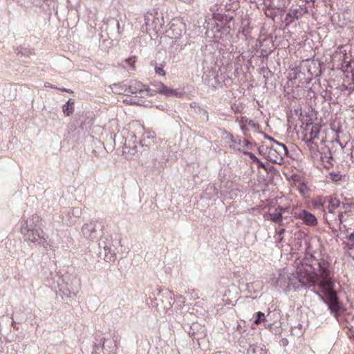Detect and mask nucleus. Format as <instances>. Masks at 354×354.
<instances>
[{
  "label": "nucleus",
  "instance_id": "1",
  "mask_svg": "<svg viewBox=\"0 0 354 354\" xmlns=\"http://www.w3.org/2000/svg\"><path fill=\"white\" fill-rule=\"evenodd\" d=\"M295 272L288 276V286H292L295 289L313 288L328 306L330 312L337 315L341 306L335 290L334 274L328 265L319 262L317 268H314L306 261L295 262Z\"/></svg>",
  "mask_w": 354,
  "mask_h": 354
},
{
  "label": "nucleus",
  "instance_id": "2",
  "mask_svg": "<svg viewBox=\"0 0 354 354\" xmlns=\"http://www.w3.org/2000/svg\"><path fill=\"white\" fill-rule=\"evenodd\" d=\"M321 126L317 123H306L303 128L302 133L304 134L302 140L305 141L307 147L312 153L318 151L317 140H319V134Z\"/></svg>",
  "mask_w": 354,
  "mask_h": 354
},
{
  "label": "nucleus",
  "instance_id": "3",
  "mask_svg": "<svg viewBox=\"0 0 354 354\" xmlns=\"http://www.w3.org/2000/svg\"><path fill=\"white\" fill-rule=\"evenodd\" d=\"M20 231L24 236V240L26 241L34 243H41L44 241V238L41 235L43 230L41 229H33L29 227L28 221H24L21 223Z\"/></svg>",
  "mask_w": 354,
  "mask_h": 354
},
{
  "label": "nucleus",
  "instance_id": "4",
  "mask_svg": "<svg viewBox=\"0 0 354 354\" xmlns=\"http://www.w3.org/2000/svg\"><path fill=\"white\" fill-rule=\"evenodd\" d=\"M286 147L283 145L279 142H276L271 147H267L266 149H263L262 151L266 155L268 160L276 163L281 164L283 161L281 150H285Z\"/></svg>",
  "mask_w": 354,
  "mask_h": 354
},
{
  "label": "nucleus",
  "instance_id": "5",
  "mask_svg": "<svg viewBox=\"0 0 354 354\" xmlns=\"http://www.w3.org/2000/svg\"><path fill=\"white\" fill-rule=\"evenodd\" d=\"M354 219V203L343 204L342 210L335 218L336 223L340 227L344 223Z\"/></svg>",
  "mask_w": 354,
  "mask_h": 354
},
{
  "label": "nucleus",
  "instance_id": "6",
  "mask_svg": "<svg viewBox=\"0 0 354 354\" xmlns=\"http://www.w3.org/2000/svg\"><path fill=\"white\" fill-rule=\"evenodd\" d=\"M294 216L296 218L302 220L304 223L308 226H316L318 223L315 216L305 209L295 212Z\"/></svg>",
  "mask_w": 354,
  "mask_h": 354
},
{
  "label": "nucleus",
  "instance_id": "7",
  "mask_svg": "<svg viewBox=\"0 0 354 354\" xmlns=\"http://www.w3.org/2000/svg\"><path fill=\"white\" fill-rule=\"evenodd\" d=\"M343 248L354 259V230L351 232L346 230L345 241L343 242Z\"/></svg>",
  "mask_w": 354,
  "mask_h": 354
},
{
  "label": "nucleus",
  "instance_id": "8",
  "mask_svg": "<svg viewBox=\"0 0 354 354\" xmlns=\"http://www.w3.org/2000/svg\"><path fill=\"white\" fill-rule=\"evenodd\" d=\"M146 90V86L141 82L134 80L129 83L128 88L124 91L127 93L137 94Z\"/></svg>",
  "mask_w": 354,
  "mask_h": 354
},
{
  "label": "nucleus",
  "instance_id": "9",
  "mask_svg": "<svg viewBox=\"0 0 354 354\" xmlns=\"http://www.w3.org/2000/svg\"><path fill=\"white\" fill-rule=\"evenodd\" d=\"M153 86L155 87L154 91L160 94L166 96L177 95V91L176 90L167 87L161 82H156L153 84Z\"/></svg>",
  "mask_w": 354,
  "mask_h": 354
},
{
  "label": "nucleus",
  "instance_id": "10",
  "mask_svg": "<svg viewBox=\"0 0 354 354\" xmlns=\"http://www.w3.org/2000/svg\"><path fill=\"white\" fill-rule=\"evenodd\" d=\"M267 216L269 218L268 219L274 223H279L280 225L283 224L282 214H281L278 207H276L274 209L270 208Z\"/></svg>",
  "mask_w": 354,
  "mask_h": 354
},
{
  "label": "nucleus",
  "instance_id": "11",
  "mask_svg": "<svg viewBox=\"0 0 354 354\" xmlns=\"http://www.w3.org/2000/svg\"><path fill=\"white\" fill-rule=\"evenodd\" d=\"M265 6H272L278 10H283L286 6V0H263Z\"/></svg>",
  "mask_w": 354,
  "mask_h": 354
},
{
  "label": "nucleus",
  "instance_id": "12",
  "mask_svg": "<svg viewBox=\"0 0 354 354\" xmlns=\"http://www.w3.org/2000/svg\"><path fill=\"white\" fill-rule=\"evenodd\" d=\"M327 209L329 213L333 214L335 210L340 206V201L336 197L330 196L327 199Z\"/></svg>",
  "mask_w": 354,
  "mask_h": 354
},
{
  "label": "nucleus",
  "instance_id": "13",
  "mask_svg": "<svg viewBox=\"0 0 354 354\" xmlns=\"http://www.w3.org/2000/svg\"><path fill=\"white\" fill-rule=\"evenodd\" d=\"M74 104H75L74 100L70 98L67 101V102L63 105L62 111H63L64 115L65 116H69L74 112V110H75Z\"/></svg>",
  "mask_w": 354,
  "mask_h": 354
},
{
  "label": "nucleus",
  "instance_id": "14",
  "mask_svg": "<svg viewBox=\"0 0 354 354\" xmlns=\"http://www.w3.org/2000/svg\"><path fill=\"white\" fill-rule=\"evenodd\" d=\"M83 234L89 239H93L92 234L95 232V227L92 223H87L82 227Z\"/></svg>",
  "mask_w": 354,
  "mask_h": 354
},
{
  "label": "nucleus",
  "instance_id": "15",
  "mask_svg": "<svg viewBox=\"0 0 354 354\" xmlns=\"http://www.w3.org/2000/svg\"><path fill=\"white\" fill-rule=\"evenodd\" d=\"M26 221H28L29 227L32 228L33 227L37 226L41 221V218L37 214H32Z\"/></svg>",
  "mask_w": 354,
  "mask_h": 354
},
{
  "label": "nucleus",
  "instance_id": "16",
  "mask_svg": "<svg viewBox=\"0 0 354 354\" xmlns=\"http://www.w3.org/2000/svg\"><path fill=\"white\" fill-rule=\"evenodd\" d=\"M348 80H344L342 91H348L349 93L354 91V70L352 71V82L348 83Z\"/></svg>",
  "mask_w": 354,
  "mask_h": 354
},
{
  "label": "nucleus",
  "instance_id": "17",
  "mask_svg": "<svg viewBox=\"0 0 354 354\" xmlns=\"http://www.w3.org/2000/svg\"><path fill=\"white\" fill-rule=\"evenodd\" d=\"M326 198L324 196H319L314 198L312 201V203L315 207H323L326 202Z\"/></svg>",
  "mask_w": 354,
  "mask_h": 354
},
{
  "label": "nucleus",
  "instance_id": "18",
  "mask_svg": "<svg viewBox=\"0 0 354 354\" xmlns=\"http://www.w3.org/2000/svg\"><path fill=\"white\" fill-rule=\"evenodd\" d=\"M266 8L264 9V13L266 17L274 19L277 16V10L275 8H272V6H265Z\"/></svg>",
  "mask_w": 354,
  "mask_h": 354
},
{
  "label": "nucleus",
  "instance_id": "19",
  "mask_svg": "<svg viewBox=\"0 0 354 354\" xmlns=\"http://www.w3.org/2000/svg\"><path fill=\"white\" fill-rule=\"evenodd\" d=\"M287 275V272H285L283 270V271L280 272L279 273V277L276 281L277 286H283L286 283V277Z\"/></svg>",
  "mask_w": 354,
  "mask_h": 354
},
{
  "label": "nucleus",
  "instance_id": "20",
  "mask_svg": "<svg viewBox=\"0 0 354 354\" xmlns=\"http://www.w3.org/2000/svg\"><path fill=\"white\" fill-rule=\"evenodd\" d=\"M342 176L339 172H331L328 176V178H329L333 182H338L342 180Z\"/></svg>",
  "mask_w": 354,
  "mask_h": 354
},
{
  "label": "nucleus",
  "instance_id": "21",
  "mask_svg": "<svg viewBox=\"0 0 354 354\" xmlns=\"http://www.w3.org/2000/svg\"><path fill=\"white\" fill-rule=\"evenodd\" d=\"M126 62L128 65H129L132 68H135V64L136 62V57L132 56L126 59Z\"/></svg>",
  "mask_w": 354,
  "mask_h": 354
},
{
  "label": "nucleus",
  "instance_id": "22",
  "mask_svg": "<svg viewBox=\"0 0 354 354\" xmlns=\"http://www.w3.org/2000/svg\"><path fill=\"white\" fill-rule=\"evenodd\" d=\"M257 319L254 321V323L256 324H259V323H261L262 321H264L265 320V315L263 313L261 312H258L257 313Z\"/></svg>",
  "mask_w": 354,
  "mask_h": 354
},
{
  "label": "nucleus",
  "instance_id": "23",
  "mask_svg": "<svg viewBox=\"0 0 354 354\" xmlns=\"http://www.w3.org/2000/svg\"><path fill=\"white\" fill-rule=\"evenodd\" d=\"M155 71L156 73L160 76H165L166 74L165 71L163 69V66H155Z\"/></svg>",
  "mask_w": 354,
  "mask_h": 354
},
{
  "label": "nucleus",
  "instance_id": "24",
  "mask_svg": "<svg viewBox=\"0 0 354 354\" xmlns=\"http://www.w3.org/2000/svg\"><path fill=\"white\" fill-rule=\"evenodd\" d=\"M286 232V230L284 228H281L277 231V234L279 236V242H281L283 239V234Z\"/></svg>",
  "mask_w": 354,
  "mask_h": 354
},
{
  "label": "nucleus",
  "instance_id": "25",
  "mask_svg": "<svg viewBox=\"0 0 354 354\" xmlns=\"http://www.w3.org/2000/svg\"><path fill=\"white\" fill-rule=\"evenodd\" d=\"M277 207H278L281 214L284 212H288L290 209V206L282 207V206L278 205Z\"/></svg>",
  "mask_w": 354,
  "mask_h": 354
},
{
  "label": "nucleus",
  "instance_id": "26",
  "mask_svg": "<svg viewBox=\"0 0 354 354\" xmlns=\"http://www.w3.org/2000/svg\"><path fill=\"white\" fill-rule=\"evenodd\" d=\"M254 162H259V159L251 152L245 153Z\"/></svg>",
  "mask_w": 354,
  "mask_h": 354
},
{
  "label": "nucleus",
  "instance_id": "27",
  "mask_svg": "<svg viewBox=\"0 0 354 354\" xmlns=\"http://www.w3.org/2000/svg\"><path fill=\"white\" fill-rule=\"evenodd\" d=\"M57 89L59 90L60 91H62V92H66V93H73V91L71 90V89H68V88H57Z\"/></svg>",
  "mask_w": 354,
  "mask_h": 354
},
{
  "label": "nucleus",
  "instance_id": "28",
  "mask_svg": "<svg viewBox=\"0 0 354 354\" xmlns=\"http://www.w3.org/2000/svg\"><path fill=\"white\" fill-rule=\"evenodd\" d=\"M45 86L46 87H50V88H57L56 86L50 84V83H46L45 84Z\"/></svg>",
  "mask_w": 354,
  "mask_h": 354
},
{
  "label": "nucleus",
  "instance_id": "29",
  "mask_svg": "<svg viewBox=\"0 0 354 354\" xmlns=\"http://www.w3.org/2000/svg\"><path fill=\"white\" fill-rule=\"evenodd\" d=\"M256 162L259 165V167H264L263 163L261 162L259 160V162Z\"/></svg>",
  "mask_w": 354,
  "mask_h": 354
},
{
  "label": "nucleus",
  "instance_id": "30",
  "mask_svg": "<svg viewBox=\"0 0 354 354\" xmlns=\"http://www.w3.org/2000/svg\"><path fill=\"white\" fill-rule=\"evenodd\" d=\"M216 354H227L226 352H218Z\"/></svg>",
  "mask_w": 354,
  "mask_h": 354
},
{
  "label": "nucleus",
  "instance_id": "31",
  "mask_svg": "<svg viewBox=\"0 0 354 354\" xmlns=\"http://www.w3.org/2000/svg\"><path fill=\"white\" fill-rule=\"evenodd\" d=\"M180 34H181V30H180V32H178V35H176V36H175V37H176H176H178V36L180 35Z\"/></svg>",
  "mask_w": 354,
  "mask_h": 354
},
{
  "label": "nucleus",
  "instance_id": "32",
  "mask_svg": "<svg viewBox=\"0 0 354 354\" xmlns=\"http://www.w3.org/2000/svg\"><path fill=\"white\" fill-rule=\"evenodd\" d=\"M305 1L308 2V1H313V0H305Z\"/></svg>",
  "mask_w": 354,
  "mask_h": 354
},
{
  "label": "nucleus",
  "instance_id": "33",
  "mask_svg": "<svg viewBox=\"0 0 354 354\" xmlns=\"http://www.w3.org/2000/svg\"><path fill=\"white\" fill-rule=\"evenodd\" d=\"M175 26L174 24H172L171 26V28H174Z\"/></svg>",
  "mask_w": 354,
  "mask_h": 354
}]
</instances>
